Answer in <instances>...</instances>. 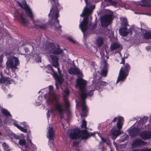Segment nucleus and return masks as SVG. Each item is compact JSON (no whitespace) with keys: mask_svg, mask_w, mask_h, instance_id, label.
<instances>
[{"mask_svg":"<svg viewBox=\"0 0 151 151\" xmlns=\"http://www.w3.org/2000/svg\"><path fill=\"white\" fill-rule=\"evenodd\" d=\"M80 129H76L73 132L70 134L69 137L73 140H76L80 138L79 137Z\"/></svg>","mask_w":151,"mask_h":151,"instance_id":"14","label":"nucleus"},{"mask_svg":"<svg viewBox=\"0 0 151 151\" xmlns=\"http://www.w3.org/2000/svg\"><path fill=\"white\" fill-rule=\"evenodd\" d=\"M47 68L50 70H51V71H54L53 68L52 67L51 65L50 64H48L47 65Z\"/></svg>","mask_w":151,"mask_h":151,"instance_id":"42","label":"nucleus"},{"mask_svg":"<svg viewBox=\"0 0 151 151\" xmlns=\"http://www.w3.org/2000/svg\"><path fill=\"white\" fill-rule=\"evenodd\" d=\"M82 115L84 117L86 116L87 114V112L88 111L87 106L86 104L85 101H82Z\"/></svg>","mask_w":151,"mask_h":151,"instance_id":"17","label":"nucleus"},{"mask_svg":"<svg viewBox=\"0 0 151 151\" xmlns=\"http://www.w3.org/2000/svg\"><path fill=\"white\" fill-rule=\"evenodd\" d=\"M52 99L53 100V101H55L57 102V103L55 105V109L56 111H58L61 115L63 114L64 109H63L62 105L59 102V98L55 95Z\"/></svg>","mask_w":151,"mask_h":151,"instance_id":"10","label":"nucleus"},{"mask_svg":"<svg viewBox=\"0 0 151 151\" xmlns=\"http://www.w3.org/2000/svg\"><path fill=\"white\" fill-rule=\"evenodd\" d=\"M53 87L52 86H49V90L50 91H52L53 90Z\"/></svg>","mask_w":151,"mask_h":151,"instance_id":"52","label":"nucleus"},{"mask_svg":"<svg viewBox=\"0 0 151 151\" xmlns=\"http://www.w3.org/2000/svg\"><path fill=\"white\" fill-rule=\"evenodd\" d=\"M47 101L49 104H52L53 103V100H52V99H51V98H49L47 100Z\"/></svg>","mask_w":151,"mask_h":151,"instance_id":"39","label":"nucleus"},{"mask_svg":"<svg viewBox=\"0 0 151 151\" xmlns=\"http://www.w3.org/2000/svg\"><path fill=\"white\" fill-rule=\"evenodd\" d=\"M79 143L78 142L73 141V145L74 146L76 147L78 145Z\"/></svg>","mask_w":151,"mask_h":151,"instance_id":"45","label":"nucleus"},{"mask_svg":"<svg viewBox=\"0 0 151 151\" xmlns=\"http://www.w3.org/2000/svg\"><path fill=\"white\" fill-rule=\"evenodd\" d=\"M139 130L140 129L138 128H133L129 131V135L132 137H134L139 134Z\"/></svg>","mask_w":151,"mask_h":151,"instance_id":"20","label":"nucleus"},{"mask_svg":"<svg viewBox=\"0 0 151 151\" xmlns=\"http://www.w3.org/2000/svg\"><path fill=\"white\" fill-rule=\"evenodd\" d=\"M95 8V6L94 5H93L91 6H90V8H89L90 9V10L92 11V12H93V10Z\"/></svg>","mask_w":151,"mask_h":151,"instance_id":"47","label":"nucleus"},{"mask_svg":"<svg viewBox=\"0 0 151 151\" xmlns=\"http://www.w3.org/2000/svg\"><path fill=\"white\" fill-rule=\"evenodd\" d=\"M120 116H118V117H115L114 119L112 121L111 123L113 122H115L117 120V121H118V119L119 117H120Z\"/></svg>","mask_w":151,"mask_h":151,"instance_id":"49","label":"nucleus"},{"mask_svg":"<svg viewBox=\"0 0 151 151\" xmlns=\"http://www.w3.org/2000/svg\"><path fill=\"white\" fill-rule=\"evenodd\" d=\"M8 78L3 77L0 79V83L3 84L5 83L7 81Z\"/></svg>","mask_w":151,"mask_h":151,"instance_id":"36","label":"nucleus"},{"mask_svg":"<svg viewBox=\"0 0 151 151\" xmlns=\"http://www.w3.org/2000/svg\"><path fill=\"white\" fill-rule=\"evenodd\" d=\"M140 151H151V148H145L140 149Z\"/></svg>","mask_w":151,"mask_h":151,"instance_id":"40","label":"nucleus"},{"mask_svg":"<svg viewBox=\"0 0 151 151\" xmlns=\"http://www.w3.org/2000/svg\"><path fill=\"white\" fill-rule=\"evenodd\" d=\"M108 83L105 81H100L98 83L96 86V88L99 91H101L102 88L106 86Z\"/></svg>","mask_w":151,"mask_h":151,"instance_id":"19","label":"nucleus"},{"mask_svg":"<svg viewBox=\"0 0 151 151\" xmlns=\"http://www.w3.org/2000/svg\"><path fill=\"white\" fill-rule=\"evenodd\" d=\"M131 151H140V149H135L132 150Z\"/></svg>","mask_w":151,"mask_h":151,"instance_id":"60","label":"nucleus"},{"mask_svg":"<svg viewBox=\"0 0 151 151\" xmlns=\"http://www.w3.org/2000/svg\"><path fill=\"white\" fill-rule=\"evenodd\" d=\"M143 37L146 40L151 39V32H146L144 33Z\"/></svg>","mask_w":151,"mask_h":151,"instance_id":"28","label":"nucleus"},{"mask_svg":"<svg viewBox=\"0 0 151 151\" xmlns=\"http://www.w3.org/2000/svg\"><path fill=\"white\" fill-rule=\"evenodd\" d=\"M104 1L108 3L111 5H116V3L112 0H104Z\"/></svg>","mask_w":151,"mask_h":151,"instance_id":"34","label":"nucleus"},{"mask_svg":"<svg viewBox=\"0 0 151 151\" xmlns=\"http://www.w3.org/2000/svg\"><path fill=\"white\" fill-rule=\"evenodd\" d=\"M86 4L87 5L88 4V0H84Z\"/></svg>","mask_w":151,"mask_h":151,"instance_id":"64","label":"nucleus"},{"mask_svg":"<svg viewBox=\"0 0 151 151\" xmlns=\"http://www.w3.org/2000/svg\"><path fill=\"white\" fill-rule=\"evenodd\" d=\"M1 112L7 117L12 116V115L10 114V112L6 109L4 108L2 109L1 110Z\"/></svg>","mask_w":151,"mask_h":151,"instance_id":"29","label":"nucleus"},{"mask_svg":"<svg viewBox=\"0 0 151 151\" xmlns=\"http://www.w3.org/2000/svg\"><path fill=\"white\" fill-rule=\"evenodd\" d=\"M87 122L85 120H83L81 125V128H85L86 129H87Z\"/></svg>","mask_w":151,"mask_h":151,"instance_id":"33","label":"nucleus"},{"mask_svg":"<svg viewBox=\"0 0 151 151\" xmlns=\"http://www.w3.org/2000/svg\"><path fill=\"white\" fill-rule=\"evenodd\" d=\"M55 29L58 30L59 29H60L61 27V26L60 25H59L58 27H57V26H55Z\"/></svg>","mask_w":151,"mask_h":151,"instance_id":"51","label":"nucleus"},{"mask_svg":"<svg viewBox=\"0 0 151 151\" xmlns=\"http://www.w3.org/2000/svg\"><path fill=\"white\" fill-rule=\"evenodd\" d=\"M18 20L20 23L24 24L28 23V20L26 19L25 17L23 16L22 13L20 14V16Z\"/></svg>","mask_w":151,"mask_h":151,"instance_id":"24","label":"nucleus"},{"mask_svg":"<svg viewBox=\"0 0 151 151\" xmlns=\"http://www.w3.org/2000/svg\"><path fill=\"white\" fill-rule=\"evenodd\" d=\"M47 134L48 136L47 137L51 140H53L55 136V132L54 131L53 127H49L47 129Z\"/></svg>","mask_w":151,"mask_h":151,"instance_id":"16","label":"nucleus"},{"mask_svg":"<svg viewBox=\"0 0 151 151\" xmlns=\"http://www.w3.org/2000/svg\"><path fill=\"white\" fill-rule=\"evenodd\" d=\"M19 5L22 8L25 10L26 12L29 17L31 19H33V16L31 9L27 4L25 0H23L21 4L19 2H18Z\"/></svg>","mask_w":151,"mask_h":151,"instance_id":"9","label":"nucleus"},{"mask_svg":"<svg viewBox=\"0 0 151 151\" xmlns=\"http://www.w3.org/2000/svg\"><path fill=\"white\" fill-rule=\"evenodd\" d=\"M139 135L141 138L144 140L150 139L151 138V131H144L141 132Z\"/></svg>","mask_w":151,"mask_h":151,"instance_id":"12","label":"nucleus"},{"mask_svg":"<svg viewBox=\"0 0 151 151\" xmlns=\"http://www.w3.org/2000/svg\"><path fill=\"white\" fill-rule=\"evenodd\" d=\"M24 50L25 51V52L26 53H27L29 52V49L27 47L25 48H24Z\"/></svg>","mask_w":151,"mask_h":151,"instance_id":"53","label":"nucleus"},{"mask_svg":"<svg viewBox=\"0 0 151 151\" xmlns=\"http://www.w3.org/2000/svg\"><path fill=\"white\" fill-rule=\"evenodd\" d=\"M50 1L52 7L50 9V13L49 15L52 11L54 14H55L54 20L55 23H57L58 24H59V21L58 19L59 17L58 8H60V6L58 0H48Z\"/></svg>","mask_w":151,"mask_h":151,"instance_id":"3","label":"nucleus"},{"mask_svg":"<svg viewBox=\"0 0 151 151\" xmlns=\"http://www.w3.org/2000/svg\"><path fill=\"white\" fill-rule=\"evenodd\" d=\"M68 96H63V100L65 102L68 101Z\"/></svg>","mask_w":151,"mask_h":151,"instance_id":"48","label":"nucleus"},{"mask_svg":"<svg viewBox=\"0 0 151 151\" xmlns=\"http://www.w3.org/2000/svg\"><path fill=\"white\" fill-rule=\"evenodd\" d=\"M136 4L138 5H140L141 6V5L142 4H140V1H138V2H137L136 3Z\"/></svg>","mask_w":151,"mask_h":151,"instance_id":"59","label":"nucleus"},{"mask_svg":"<svg viewBox=\"0 0 151 151\" xmlns=\"http://www.w3.org/2000/svg\"><path fill=\"white\" fill-rule=\"evenodd\" d=\"M107 65H108L107 63L105 61L104 62V67H103V69H107Z\"/></svg>","mask_w":151,"mask_h":151,"instance_id":"46","label":"nucleus"},{"mask_svg":"<svg viewBox=\"0 0 151 151\" xmlns=\"http://www.w3.org/2000/svg\"><path fill=\"white\" fill-rule=\"evenodd\" d=\"M92 12L88 8L85 6L83 12L81 14V16L84 17L82 22L79 24V27L81 31L83 33L84 37L85 36V32L87 31L88 28V17L91 15Z\"/></svg>","mask_w":151,"mask_h":151,"instance_id":"1","label":"nucleus"},{"mask_svg":"<svg viewBox=\"0 0 151 151\" xmlns=\"http://www.w3.org/2000/svg\"><path fill=\"white\" fill-rule=\"evenodd\" d=\"M76 86L80 92L83 93V90H86L87 81L81 77H78L76 80Z\"/></svg>","mask_w":151,"mask_h":151,"instance_id":"8","label":"nucleus"},{"mask_svg":"<svg viewBox=\"0 0 151 151\" xmlns=\"http://www.w3.org/2000/svg\"><path fill=\"white\" fill-rule=\"evenodd\" d=\"M64 92L65 93V94L63 96H68L70 94V91L67 88L65 89L64 91Z\"/></svg>","mask_w":151,"mask_h":151,"instance_id":"37","label":"nucleus"},{"mask_svg":"<svg viewBox=\"0 0 151 151\" xmlns=\"http://www.w3.org/2000/svg\"><path fill=\"white\" fill-rule=\"evenodd\" d=\"M46 47L50 50V52L56 55L63 53V50L60 48L59 45L55 44L52 43H49L46 45Z\"/></svg>","mask_w":151,"mask_h":151,"instance_id":"5","label":"nucleus"},{"mask_svg":"<svg viewBox=\"0 0 151 151\" xmlns=\"http://www.w3.org/2000/svg\"><path fill=\"white\" fill-rule=\"evenodd\" d=\"M120 45L115 43H114L111 46L110 48L111 50L113 51L120 47Z\"/></svg>","mask_w":151,"mask_h":151,"instance_id":"30","label":"nucleus"},{"mask_svg":"<svg viewBox=\"0 0 151 151\" xmlns=\"http://www.w3.org/2000/svg\"><path fill=\"white\" fill-rule=\"evenodd\" d=\"M141 1L143 3L141 5V7H147L149 4L147 0H141Z\"/></svg>","mask_w":151,"mask_h":151,"instance_id":"32","label":"nucleus"},{"mask_svg":"<svg viewBox=\"0 0 151 151\" xmlns=\"http://www.w3.org/2000/svg\"><path fill=\"white\" fill-rule=\"evenodd\" d=\"M146 144V142L141 139L138 138L134 140L131 144V147L132 148H135L140 147Z\"/></svg>","mask_w":151,"mask_h":151,"instance_id":"11","label":"nucleus"},{"mask_svg":"<svg viewBox=\"0 0 151 151\" xmlns=\"http://www.w3.org/2000/svg\"><path fill=\"white\" fill-rule=\"evenodd\" d=\"M48 111H49V112L50 113H52L53 112V110L52 109H51L50 110H48Z\"/></svg>","mask_w":151,"mask_h":151,"instance_id":"62","label":"nucleus"},{"mask_svg":"<svg viewBox=\"0 0 151 151\" xmlns=\"http://www.w3.org/2000/svg\"><path fill=\"white\" fill-rule=\"evenodd\" d=\"M65 103H66V107H69L70 106V104L69 103L68 101L65 102Z\"/></svg>","mask_w":151,"mask_h":151,"instance_id":"54","label":"nucleus"},{"mask_svg":"<svg viewBox=\"0 0 151 151\" xmlns=\"http://www.w3.org/2000/svg\"><path fill=\"white\" fill-rule=\"evenodd\" d=\"M68 73L71 74H81V73L78 68H70L68 70Z\"/></svg>","mask_w":151,"mask_h":151,"instance_id":"21","label":"nucleus"},{"mask_svg":"<svg viewBox=\"0 0 151 151\" xmlns=\"http://www.w3.org/2000/svg\"><path fill=\"white\" fill-rule=\"evenodd\" d=\"M19 63V62L18 58L15 56L9 58L6 63L8 67L15 69L17 68V67Z\"/></svg>","mask_w":151,"mask_h":151,"instance_id":"6","label":"nucleus"},{"mask_svg":"<svg viewBox=\"0 0 151 151\" xmlns=\"http://www.w3.org/2000/svg\"><path fill=\"white\" fill-rule=\"evenodd\" d=\"M143 120V121H144V120H145V121H147L148 120V118L147 117H144V118L142 119Z\"/></svg>","mask_w":151,"mask_h":151,"instance_id":"58","label":"nucleus"},{"mask_svg":"<svg viewBox=\"0 0 151 151\" xmlns=\"http://www.w3.org/2000/svg\"><path fill=\"white\" fill-rule=\"evenodd\" d=\"M85 91V90H84L83 93L81 92L80 94V96L82 101H85V99L88 96H91L93 94V90H91L87 93H86Z\"/></svg>","mask_w":151,"mask_h":151,"instance_id":"15","label":"nucleus"},{"mask_svg":"<svg viewBox=\"0 0 151 151\" xmlns=\"http://www.w3.org/2000/svg\"><path fill=\"white\" fill-rule=\"evenodd\" d=\"M52 72L53 76L54 77L56 80L60 84H61L62 83V81H61L60 78L59 76L57 74L54 69V71H52Z\"/></svg>","mask_w":151,"mask_h":151,"instance_id":"25","label":"nucleus"},{"mask_svg":"<svg viewBox=\"0 0 151 151\" xmlns=\"http://www.w3.org/2000/svg\"><path fill=\"white\" fill-rule=\"evenodd\" d=\"M107 69H103L101 71V75L104 77H105L107 74Z\"/></svg>","mask_w":151,"mask_h":151,"instance_id":"31","label":"nucleus"},{"mask_svg":"<svg viewBox=\"0 0 151 151\" xmlns=\"http://www.w3.org/2000/svg\"><path fill=\"white\" fill-rule=\"evenodd\" d=\"M89 137H90L91 136H94L95 135V134L94 133H91L90 134H89Z\"/></svg>","mask_w":151,"mask_h":151,"instance_id":"55","label":"nucleus"},{"mask_svg":"<svg viewBox=\"0 0 151 151\" xmlns=\"http://www.w3.org/2000/svg\"><path fill=\"white\" fill-rule=\"evenodd\" d=\"M119 32L120 35L123 37L126 36L129 33L126 27H124L120 28Z\"/></svg>","mask_w":151,"mask_h":151,"instance_id":"22","label":"nucleus"},{"mask_svg":"<svg viewBox=\"0 0 151 151\" xmlns=\"http://www.w3.org/2000/svg\"><path fill=\"white\" fill-rule=\"evenodd\" d=\"M125 59L124 58H122V62L120 63V64H124H124H125Z\"/></svg>","mask_w":151,"mask_h":151,"instance_id":"50","label":"nucleus"},{"mask_svg":"<svg viewBox=\"0 0 151 151\" xmlns=\"http://www.w3.org/2000/svg\"><path fill=\"white\" fill-rule=\"evenodd\" d=\"M11 53L10 52H6L5 53V54L6 55H10Z\"/></svg>","mask_w":151,"mask_h":151,"instance_id":"63","label":"nucleus"},{"mask_svg":"<svg viewBox=\"0 0 151 151\" xmlns=\"http://www.w3.org/2000/svg\"><path fill=\"white\" fill-rule=\"evenodd\" d=\"M96 42L97 45L99 47H101L103 44L104 40L101 37H98L96 40Z\"/></svg>","mask_w":151,"mask_h":151,"instance_id":"27","label":"nucleus"},{"mask_svg":"<svg viewBox=\"0 0 151 151\" xmlns=\"http://www.w3.org/2000/svg\"><path fill=\"white\" fill-rule=\"evenodd\" d=\"M3 145L4 146V147H5V148L6 149H7L8 148V146L7 145H6L5 143H4L3 144Z\"/></svg>","mask_w":151,"mask_h":151,"instance_id":"56","label":"nucleus"},{"mask_svg":"<svg viewBox=\"0 0 151 151\" xmlns=\"http://www.w3.org/2000/svg\"><path fill=\"white\" fill-rule=\"evenodd\" d=\"M19 144L20 145H24L25 150L23 151H28L29 148L27 145H26V141L25 139H20L19 141Z\"/></svg>","mask_w":151,"mask_h":151,"instance_id":"23","label":"nucleus"},{"mask_svg":"<svg viewBox=\"0 0 151 151\" xmlns=\"http://www.w3.org/2000/svg\"><path fill=\"white\" fill-rule=\"evenodd\" d=\"M68 39L69 41H70L73 43L74 44H75L76 43V42L73 40V38L70 37H68Z\"/></svg>","mask_w":151,"mask_h":151,"instance_id":"43","label":"nucleus"},{"mask_svg":"<svg viewBox=\"0 0 151 151\" xmlns=\"http://www.w3.org/2000/svg\"><path fill=\"white\" fill-rule=\"evenodd\" d=\"M27 140V142L28 145H34L35 147V145L32 143V141L30 139H28Z\"/></svg>","mask_w":151,"mask_h":151,"instance_id":"41","label":"nucleus"},{"mask_svg":"<svg viewBox=\"0 0 151 151\" xmlns=\"http://www.w3.org/2000/svg\"><path fill=\"white\" fill-rule=\"evenodd\" d=\"M96 27V24H94L92 26L93 28H95Z\"/></svg>","mask_w":151,"mask_h":151,"instance_id":"61","label":"nucleus"},{"mask_svg":"<svg viewBox=\"0 0 151 151\" xmlns=\"http://www.w3.org/2000/svg\"><path fill=\"white\" fill-rule=\"evenodd\" d=\"M131 68L130 65L128 63L124 64L122 66L120 70L116 83L120 81H123L126 78Z\"/></svg>","mask_w":151,"mask_h":151,"instance_id":"2","label":"nucleus"},{"mask_svg":"<svg viewBox=\"0 0 151 151\" xmlns=\"http://www.w3.org/2000/svg\"><path fill=\"white\" fill-rule=\"evenodd\" d=\"M50 57L52 61V65L55 68H58V70H59V68H58L59 66L58 58L56 56L52 55H51Z\"/></svg>","mask_w":151,"mask_h":151,"instance_id":"18","label":"nucleus"},{"mask_svg":"<svg viewBox=\"0 0 151 151\" xmlns=\"http://www.w3.org/2000/svg\"><path fill=\"white\" fill-rule=\"evenodd\" d=\"M79 137L82 139H87L89 138V133L86 129L80 130Z\"/></svg>","mask_w":151,"mask_h":151,"instance_id":"13","label":"nucleus"},{"mask_svg":"<svg viewBox=\"0 0 151 151\" xmlns=\"http://www.w3.org/2000/svg\"><path fill=\"white\" fill-rule=\"evenodd\" d=\"M113 14H105L101 18V24L103 27H106L109 26L113 19Z\"/></svg>","mask_w":151,"mask_h":151,"instance_id":"7","label":"nucleus"},{"mask_svg":"<svg viewBox=\"0 0 151 151\" xmlns=\"http://www.w3.org/2000/svg\"><path fill=\"white\" fill-rule=\"evenodd\" d=\"M124 119L122 117H119L116 124L118 129H116V126H114L111 130V134L113 137H116L122 134L120 130L122 128L123 124Z\"/></svg>","mask_w":151,"mask_h":151,"instance_id":"4","label":"nucleus"},{"mask_svg":"<svg viewBox=\"0 0 151 151\" xmlns=\"http://www.w3.org/2000/svg\"><path fill=\"white\" fill-rule=\"evenodd\" d=\"M50 113L49 112V111H47V117H49L50 115Z\"/></svg>","mask_w":151,"mask_h":151,"instance_id":"57","label":"nucleus"},{"mask_svg":"<svg viewBox=\"0 0 151 151\" xmlns=\"http://www.w3.org/2000/svg\"><path fill=\"white\" fill-rule=\"evenodd\" d=\"M35 27L37 29H45L47 27V23H44L42 25L35 24Z\"/></svg>","mask_w":151,"mask_h":151,"instance_id":"26","label":"nucleus"},{"mask_svg":"<svg viewBox=\"0 0 151 151\" xmlns=\"http://www.w3.org/2000/svg\"><path fill=\"white\" fill-rule=\"evenodd\" d=\"M122 24L123 26L126 27L128 25V21L127 19L125 18L123 19Z\"/></svg>","mask_w":151,"mask_h":151,"instance_id":"35","label":"nucleus"},{"mask_svg":"<svg viewBox=\"0 0 151 151\" xmlns=\"http://www.w3.org/2000/svg\"><path fill=\"white\" fill-rule=\"evenodd\" d=\"M19 129L24 133H27V129H24L21 126L20 127Z\"/></svg>","mask_w":151,"mask_h":151,"instance_id":"38","label":"nucleus"},{"mask_svg":"<svg viewBox=\"0 0 151 151\" xmlns=\"http://www.w3.org/2000/svg\"><path fill=\"white\" fill-rule=\"evenodd\" d=\"M13 124L14 126L17 127L18 129H19L20 127V126L18 125L16 122H14L13 123Z\"/></svg>","mask_w":151,"mask_h":151,"instance_id":"44","label":"nucleus"}]
</instances>
